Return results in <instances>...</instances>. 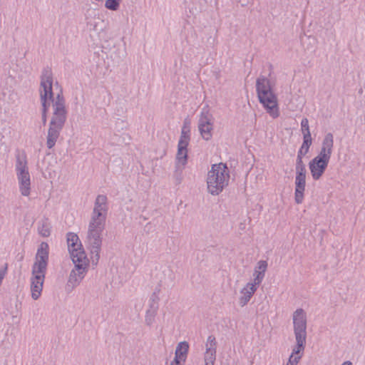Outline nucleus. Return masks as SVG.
<instances>
[{
	"label": "nucleus",
	"instance_id": "nucleus-25",
	"mask_svg": "<svg viewBox=\"0 0 365 365\" xmlns=\"http://www.w3.org/2000/svg\"><path fill=\"white\" fill-rule=\"evenodd\" d=\"M2 279H3V276L0 275V284H1Z\"/></svg>",
	"mask_w": 365,
	"mask_h": 365
},
{
	"label": "nucleus",
	"instance_id": "nucleus-15",
	"mask_svg": "<svg viewBox=\"0 0 365 365\" xmlns=\"http://www.w3.org/2000/svg\"><path fill=\"white\" fill-rule=\"evenodd\" d=\"M199 130L202 137L208 140L212 138V123L207 116H202L199 122Z\"/></svg>",
	"mask_w": 365,
	"mask_h": 365
},
{
	"label": "nucleus",
	"instance_id": "nucleus-12",
	"mask_svg": "<svg viewBox=\"0 0 365 365\" xmlns=\"http://www.w3.org/2000/svg\"><path fill=\"white\" fill-rule=\"evenodd\" d=\"M329 160L317 155L309 163L310 173L314 180H319L327 168Z\"/></svg>",
	"mask_w": 365,
	"mask_h": 365
},
{
	"label": "nucleus",
	"instance_id": "nucleus-14",
	"mask_svg": "<svg viewBox=\"0 0 365 365\" xmlns=\"http://www.w3.org/2000/svg\"><path fill=\"white\" fill-rule=\"evenodd\" d=\"M189 345L186 341L178 344L175 350V356L170 365H183L188 353Z\"/></svg>",
	"mask_w": 365,
	"mask_h": 365
},
{
	"label": "nucleus",
	"instance_id": "nucleus-7",
	"mask_svg": "<svg viewBox=\"0 0 365 365\" xmlns=\"http://www.w3.org/2000/svg\"><path fill=\"white\" fill-rule=\"evenodd\" d=\"M106 215L103 212L94 215L89 226L88 240L90 244L98 248L101 243L100 236L104 228Z\"/></svg>",
	"mask_w": 365,
	"mask_h": 365
},
{
	"label": "nucleus",
	"instance_id": "nucleus-20",
	"mask_svg": "<svg viewBox=\"0 0 365 365\" xmlns=\"http://www.w3.org/2000/svg\"><path fill=\"white\" fill-rule=\"evenodd\" d=\"M267 267V264L265 261H260L258 263L257 269L255 270L256 277L255 278V281L256 284H259L264 277V274L266 271Z\"/></svg>",
	"mask_w": 365,
	"mask_h": 365
},
{
	"label": "nucleus",
	"instance_id": "nucleus-24",
	"mask_svg": "<svg viewBox=\"0 0 365 365\" xmlns=\"http://www.w3.org/2000/svg\"><path fill=\"white\" fill-rule=\"evenodd\" d=\"M342 365H352L351 362L349 361H346L344 362Z\"/></svg>",
	"mask_w": 365,
	"mask_h": 365
},
{
	"label": "nucleus",
	"instance_id": "nucleus-6",
	"mask_svg": "<svg viewBox=\"0 0 365 365\" xmlns=\"http://www.w3.org/2000/svg\"><path fill=\"white\" fill-rule=\"evenodd\" d=\"M53 115L51 122L47 138V146L51 148L54 146L58 137L59 130L61 129L66 120V110L63 98L60 93L57 94V98L53 104Z\"/></svg>",
	"mask_w": 365,
	"mask_h": 365
},
{
	"label": "nucleus",
	"instance_id": "nucleus-1",
	"mask_svg": "<svg viewBox=\"0 0 365 365\" xmlns=\"http://www.w3.org/2000/svg\"><path fill=\"white\" fill-rule=\"evenodd\" d=\"M67 243L71 257L75 264V269L70 274L69 281L75 284L83 278L86 272L88 260L76 234L68 233L67 235Z\"/></svg>",
	"mask_w": 365,
	"mask_h": 365
},
{
	"label": "nucleus",
	"instance_id": "nucleus-21",
	"mask_svg": "<svg viewBox=\"0 0 365 365\" xmlns=\"http://www.w3.org/2000/svg\"><path fill=\"white\" fill-rule=\"evenodd\" d=\"M121 0H107L106 7L110 10L115 11L118 9Z\"/></svg>",
	"mask_w": 365,
	"mask_h": 365
},
{
	"label": "nucleus",
	"instance_id": "nucleus-23",
	"mask_svg": "<svg viewBox=\"0 0 365 365\" xmlns=\"http://www.w3.org/2000/svg\"><path fill=\"white\" fill-rule=\"evenodd\" d=\"M38 231L44 237L48 236L50 234V229L48 226L43 225L42 227L38 228Z\"/></svg>",
	"mask_w": 365,
	"mask_h": 365
},
{
	"label": "nucleus",
	"instance_id": "nucleus-4",
	"mask_svg": "<svg viewBox=\"0 0 365 365\" xmlns=\"http://www.w3.org/2000/svg\"><path fill=\"white\" fill-rule=\"evenodd\" d=\"M257 92L260 103L273 118L279 116L277 98L272 92L269 80L265 78L257 81Z\"/></svg>",
	"mask_w": 365,
	"mask_h": 365
},
{
	"label": "nucleus",
	"instance_id": "nucleus-9",
	"mask_svg": "<svg viewBox=\"0 0 365 365\" xmlns=\"http://www.w3.org/2000/svg\"><path fill=\"white\" fill-rule=\"evenodd\" d=\"M294 197L297 204L302 202L306 185V170L303 163H297Z\"/></svg>",
	"mask_w": 365,
	"mask_h": 365
},
{
	"label": "nucleus",
	"instance_id": "nucleus-5",
	"mask_svg": "<svg viewBox=\"0 0 365 365\" xmlns=\"http://www.w3.org/2000/svg\"><path fill=\"white\" fill-rule=\"evenodd\" d=\"M229 179V170L225 164L212 165L207 178L208 191L212 195H218L228 185Z\"/></svg>",
	"mask_w": 365,
	"mask_h": 365
},
{
	"label": "nucleus",
	"instance_id": "nucleus-13",
	"mask_svg": "<svg viewBox=\"0 0 365 365\" xmlns=\"http://www.w3.org/2000/svg\"><path fill=\"white\" fill-rule=\"evenodd\" d=\"M216 353L215 338L210 336L207 339L206 352L205 354V365H214Z\"/></svg>",
	"mask_w": 365,
	"mask_h": 365
},
{
	"label": "nucleus",
	"instance_id": "nucleus-11",
	"mask_svg": "<svg viewBox=\"0 0 365 365\" xmlns=\"http://www.w3.org/2000/svg\"><path fill=\"white\" fill-rule=\"evenodd\" d=\"M16 169L21 193L24 196H29L31 190V180L26 162L19 161Z\"/></svg>",
	"mask_w": 365,
	"mask_h": 365
},
{
	"label": "nucleus",
	"instance_id": "nucleus-3",
	"mask_svg": "<svg viewBox=\"0 0 365 365\" xmlns=\"http://www.w3.org/2000/svg\"><path fill=\"white\" fill-rule=\"evenodd\" d=\"M293 323L297 346L293 349L287 365H297L304 349L307 320L305 313L302 309H299L294 313Z\"/></svg>",
	"mask_w": 365,
	"mask_h": 365
},
{
	"label": "nucleus",
	"instance_id": "nucleus-18",
	"mask_svg": "<svg viewBox=\"0 0 365 365\" xmlns=\"http://www.w3.org/2000/svg\"><path fill=\"white\" fill-rule=\"evenodd\" d=\"M303 143L299 150L298 155H297V163H302V156L306 155L309 149V147L312 145V137L311 134H305L303 135Z\"/></svg>",
	"mask_w": 365,
	"mask_h": 365
},
{
	"label": "nucleus",
	"instance_id": "nucleus-16",
	"mask_svg": "<svg viewBox=\"0 0 365 365\" xmlns=\"http://www.w3.org/2000/svg\"><path fill=\"white\" fill-rule=\"evenodd\" d=\"M334 145V138L332 134L327 133L322 142V146L318 155L330 160Z\"/></svg>",
	"mask_w": 365,
	"mask_h": 365
},
{
	"label": "nucleus",
	"instance_id": "nucleus-22",
	"mask_svg": "<svg viewBox=\"0 0 365 365\" xmlns=\"http://www.w3.org/2000/svg\"><path fill=\"white\" fill-rule=\"evenodd\" d=\"M301 128H302V132L303 133V135L305 134H311L309 131V121L307 118L302 119L301 122Z\"/></svg>",
	"mask_w": 365,
	"mask_h": 365
},
{
	"label": "nucleus",
	"instance_id": "nucleus-10",
	"mask_svg": "<svg viewBox=\"0 0 365 365\" xmlns=\"http://www.w3.org/2000/svg\"><path fill=\"white\" fill-rule=\"evenodd\" d=\"M190 128L189 123H185L182 128L181 136L178 143L177 160L179 163L184 165L187 160V147L190 141Z\"/></svg>",
	"mask_w": 365,
	"mask_h": 365
},
{
	"label": "nucleus",
	"instance_id": "nucleus-17",
	"mask_svg": "<svg viewBox=\"0 0 365 365\" xmlns=\"http://www.w3.org/2000/svg\"><path fill=\"white\" fill-rule=\"evenodd\" d=\"M257 285H259V284H256V282L255 281L254 283L247 284L242 289L241 292L242 296L240 298V303L242 306L246 304L247 302L251 299L252 296L257 289Z\"/></svg>",
	"mask_w": 365,
	"mask_h": 365
},
{
	"label": "nucleus",
	"instance_id": "nucleus-8",
	"mask_svg": "<svg viewBox=\"0 0 365 365\" xmlns=\"http://www.w3.org/2000/svg\"><path fill=\"white\" fill-rule=\"evenodd\" d=\"M40 93L42 106L43 108L42 120L43 124H46L47 106L49 105L50 101L53 96L52 78L49 72H46V73L44 74L41 78Z\"/></svg>",
	"mask_w": 365,
	"mask_h": 365
},
{
	"label": "nucleus",
	"instance_id": "nucleus-2",
	"mask_svg": "<svg viewBox=\"0 0 365 365\" xmlns=\"http://www.w3.org/2000/svg\"><path fill=\"white\" fill-rule=\"evenodd\" d=\"M48 259V245L42 242L38 249L36 261L32 268L31 292L34 299H38L43 289L45 274Z\"/></svg>",
	"mask_w": 365,
	"mask_h": 365
},
{
	"label": "nucleus",
	"instance_id": "nucleus-19",
	"mask_svg": "<svg viewBox=\"0 0 365 365\" xmlns=\"http://www.w3.org/2000/svg\"><path fill=\"white\" fill-rule=\"evenodd\" d=\"M106 197L104 195H98L97 197L96 207L94 208V215L98 214V212H103L106 215Z\"/></svg>",
	"mask_w": 365,
	"mask_h": 365
}]
</instances>
